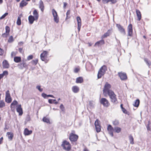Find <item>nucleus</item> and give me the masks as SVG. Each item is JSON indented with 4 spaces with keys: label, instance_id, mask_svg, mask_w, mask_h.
I'll use <instances>...</instances> for the list:
<instances>
[{
    "label": "nucleus",
    "instance_id": "f257e3e1",
    "mask_svg": "<svg viewBox=\"0 0 151 151\" xmlns=\"http://www.w3.org/2000/svg\"><path fill=\"white\" fill-rule=\"evenodd\" d=\"M111 87V85L109 84L108 82L106 83L103 90V94L105 96H107V94L109 93V92L110 91H112L110 90Z\"/></svg>",
    "mask_w": 151,
    "mask_h": 151
},
{
    "label": "nucleus",
    "instance_id": "f03ea898",
    "mask_svg": "<svg viewBox=\"0 0 151 151\" xmlns=\"http://www.w3.org/2000/svg\"><path fill=\"white\" fill-rule=\"evenodd\" d=\"M107 70V67L105 65H104L101 67L98 73V78H101L102 76L104 75Z\"/></svg>",
    "mask_w": 151,
    "mask_h": 151
},
{
    "label": "nucleus",
    "instance_id": "7ed1b4c3",
    "mask_svg": "<svg viewBox=\"0 0 151 151\" xmlns=\"http://www.w3.org/2000/svg\"><path fill=\"white\" fill-rule=\"evenodd\" d=\"M111 99V101L114 103H116L117 101V99L116 96L113 91H110L109 93L108 94Z\"/></svg>",
    "mask_w": 151,
    "mask_h": 151
},
{
    "label": "nucleus",
    "instance_id": "20e7f679",
    "mask_svg": "<svg viewBox=\"0 0 151 151\" xmlns=\"http://www.w3.org/2000/svg\"><path fill=\"white\" fill-rule=\"evenodd\" d=\"M74 131H72V132L70 134L69 139L71 142H76L78 139V135L75 134Z\"/></svg>",
    "mask_w": 151,
    "mask_h": 151
},
{
    "label": "nucleus",
    "instance_id": "39448f33",
    "mask_svg": "<svg viewBox=\"0 0 151 151\" xmlns=\"http://www.w3.org/2000/svg\"><path fill=\"white\" fill-rule=\"evenodd\" d=\"M64 149L66 151H69L71 149V146L69 142L64 141L62 145Z\"/></svg>",
    "mask_w": 151,
    "mask_h": 151
},
{
    "label": "nucleus",
    "instance_id": "423d86ee",
    "mask_svg": "<svg viewBox=\"0 0 151 151\" xmlns=\"http://www.w3.org/2000/svg\"><path fill=\"white\" fill-rule=\"evenodd\" d=\"M100 102L104 106L107 107H108L110 105V103L105 98H101L100 100Z\"/></svg>",
    "mask_w": 151,
    "mask_h": 151
},
{
    "label": "nucleus",
    "instance_id": "0eeeda50",
    "mask_svg": "<svg viewBox=\"0 0 151 151\" xmlns=\"http://www.w3.org/2000/svg\"><path fill=\"white\" fill-rule=\"evenodd\" d=\"M52 14L54 17V19L55 22L58 23L59 21V19L58 17V14L57 12L54 9H52Z\"/></svg>",
    "mask_w": 151,
    "mask_h": 151
},
{
    "label": "nucleus",
    "instance_id": "6e6552de",
    "mask_svg": "<svg viewBox=\"0 0 151 151\" xmlns=\"http://www.w3.org/2000/svg\"><path fill=\"white\" fill-rule=\"evenodd\" d=\"M47 52L46 51H44L43 53H42L40 55V58L43 61H45L47 57Z\"/></svg>",
    "mask_w": 151,
    "mask_h": 151
},
{
    "label": "nucleus",
    "instance_id": "1a4fd4ad",
    "mask_svg": "<svg viewBox=\"0 0 151 151\" xmlns=\"http://www.w3.org/2000/svg\"><path fill=\"white\" fill-rule=\"evenodd\" d=\"M107 129L109 132V133L110 135L112 137H113L114 128H113L111 125H109L108 126Z\"/></svg>",
    "mask_w": 151,
    "mask_h": 151
},
{
    "label": "nucleus",
    "instance_id": "9d476101",
    "mask_svg": "<svg viewBox=\"0 0 151 151\" xmlns=\"http://www.w3.org/2000/svg\"><path fill=\"white\" fill-rule=\"evenodd\" d=\"M128 36H132V25L130 24L128 26L127 28Z\"/></svg>",
    "mask_w": 151,
    "mask_h": 151
},
{
    "label": "nucleus",
    "instance_id": "9b49d317",
    "mask_svg": "<svg viewBox=\"0 0 151 151\" xmlns=\"http://www.w3.org/2000/svg\"><path fill=\"white\" fill-rule=\"evenodd\" d=\"M118 75L121 80H124L127 79V77L126 73L120 72L119 73Z\"/></svg>",
    "mask_w": 151,
    "mask_h": 151
},
{
    "label": "nucleus",
    "instance_id": "f8f14e48",
    "mask_svg": "<svg viewBox=\"0 0 151 151\" xmlns=\"http://www.w3.org/2000/svg\"><path fill=\"white\" fill-rule=\"evenodd\" d=\"M116 26L119 32L123 35H125L126 34L125 32L123 27L119 24H116Z\"/></svg>",
    "mask_w": 151,
    "mask_h": 151
},
{
    "label": "nucleus",
    "instance_id": "ddd939ff",
    "mask_svg": "<svg viewBox=\"0 0 151 151\" xmlns=\"http://www.w3.org/2000/svg\"><path fill=\"white\" fill-rule=\"evenodd\" d=\"M17 111L19 113V115H22L23 114L21 104L19 105L17 108Z\"/></svg>",
    "mask_w": 151,
    "mask_h": 151
},
{
    "label": "nucleus",
    "instance_id": "4468645a",
    "mask_svg": "<svg viewBox=\"0 0 151 151\" xmlns=\"http://www.w3.org/2000/svg\"><path fill=\"white\" fill-rule=\"evenodd\" d=\"M72 89L74 93H78L79 91V88L78 86H75L72 87Z\"/></svg>",
    "mask_w": 151,
    "mask_h": 151
},
{
    "label": "nucleus",
    "instance_id": "2eb2a0df",
    "mask_svg": "<svg viewBox=\"0 0 151 151\" xmlns=\"http://www.w3.org/2000/svg\"><path fill=\"white\" fill-rule=\"evenodd\" d=\"M32 133V130H29L27 128H25L24 131V134L25 135H28L31 134Z\"/></svg>",
    "mask_w": 151,
    "mask_h": 151
},
{
    "label": "nucleus",
    "instance_id": "dca6fc26",
    "mask_svg": "<svg viewBox=\"0 0 151 151\" xmlns=\"http://www.w3.org/2000/svg\"><path fill=\"white\" fill-rule=\"evenodd\" d=\"M2 64L3 68H8L9 67V64L6 60H4Z\"/></svg>",
    "mask_w": 151,
    "mask_h": 151
},
{
    "label": "nucleus",
    "instance_id": "f3484780",
    "mask_svg": "<svg viewBox=\"0 0 151 151\" xmlns=\"http://www.w3.org/2000/svg\"><path fill=\"white\" fill-rule=\"evenodd\" d=\"M18 66L20 69H22L26 67L27 65L25 63L24 61H23L22 63L18 65Z\"/></svg>",
    "mask_w": 151,
    "mask_h": 151
},
{
    "label": "nucleus",
    "instance_id": "a211bd4d",
    "mask_svg": "<svg viewBox=\"0 0 151 151\" xmlns=\"http://www.w3.org/2000/svg\"><path fill=\"white\" fill-rule=\"evenodd\" d=\"M28 20L29 23L31 24H32L34 20H36L34 16L32 15H30L29 17Z\"/></svg>",
    "mask_w": 151,
    "mask_h": 151
},
{
    "label": "nucleus",
    "instance_id": "6ab92c4d",
    "mask_svg": "<svg viewBox=\"0 0 151 151\" xmlns=\"http://www.w3.org/2000/svg\"><path fill=\"white\" fill-rule=\"evenodd\" d=\"M104 44V41L103 40H101L96 42L94 45V46H99Z\"/></svg>",
    "mask_w": 151,
    "mask_h": 151
},
{
    "label": "nucleus",
    "instance_id": "aec40b11",
    "mask_svg": "<svg viewBox=\"0 0 151 151\" xmlns=\"http://www.w3.org/2000/svg\"><path fill=\"white\" fill-rule=\"evenodd\" d=\"M28 4L27 1L25 0H22L19 6L21 8H22L24 6H26Z\"/></svg>",
    "mask_w": 151,
    "mask_h": 151
},
{
    "label": "nucleus",
    "instance_id": "412c9836",
    "mask_svg": "<svg viewBox=\"0 0 151 151\" xmlns=\"http://www.w3.org/2000/svg\"><path fill=\"white\" fill-rule=\"evenodd\" d=\"M136 13L138 17V20L140 21L141 18V14L140 11L138 9L136 10Z\"/></svg>",
    "mask_w": 151,
    "mask_h": 151
},
{
    "label": "nucleus",
    "instance_id": "4be33fe9",
    "mask_svg": "<svg viewBox=\"0 0 151 151\" xmlns=\"http://www.w3.org/2000/svg\"><path fill=\"white\" fill-rule=\"evenodd\" d=\"M111 30L109 29L102 36V38H104L109 36L111 34Z\"/></svg>",
    "mask_w": 151,
    "mask_h": 151
},
{
    "label": "nucleus",
    "instance_id": "5701e85b",
    "mask_svg": "<svg viewBox=\"0 0 151 151\" xmlns=\"http://www.w3.org/2000/svg\"><path fill=\"white\" fill-rule=\"evenodd\" d=\"M39 7L41 11L43 12L44 9V6L43 2L41 0H40L39 2Z\"/></svg>",
    "mask_w": 151,
    "mask_h": 151
},
{
    "label": "nucleus",
    "instance_id": "b1692460",
    "mask_svg": "<svg viewBox=\"0 0 151 151\" xmlns=\"http://www.w3.org/2000/svg\"><path fill=\"white\" fill-rule=\"evenodd\" d=\"M33 14L34 16V17L35 19V20H37L39 17V15L37 12L36 10H35L33 12Z\"/></svg>",
    "mask_w": 151,
    "mask_h": 151
},
{
    "label": "nucleus",
    "instance_id": "393cba45",
    "mask_svg": "<svg viewBox=\"0 0 151 151\" xmlns=\"http://www.w3.org/2000/svg\"><path fill=\"white\" fill-rule=\"evenodd\" d=\"M83 82V79L82 77H79L76 79V83H81Z\"/></svg>",
    "mask_w": 151,
    "mask_h": 151
},
{
    "label": "nucleus",
    "instance_id": "a878e982",
    "mask_svg": "<svg viewBox=\"0 0 151 151\" xmlns=\"http://www.w3.org/2000/svg\"><path fill=\"white\" fill-rule=\"evenodd\" d=\"M121 130V129L118 127H116L114 128V132L119 133Z\"/></svg>",
    "mask_w": 151,
    "mask_h": 151
},
{
    "label": "nucleus",
    "instance_id": "bb28decb",
    "mask_svg": "<svg viewBox=\"0 0 151 151\" xmlns=\"http://www.w3.org/2000/svg\"><path fill=\"white\" fill-rule=\"evenodd\" d=\"M7 135L8 136V137L9 139L10 140H12L13 137V133L8 132L7 133Z\"/></svg>",
    "mask_w": 151,
    "mask_h": 151
},
{
    "label": "nucleus",
    "instance_id": "cd10ccee",
    "mask_svg": "<svg viewBox=\"0 0 151 151\" xmlns=\"http://www.w3.org/2000/svg\"><path fill=\"white\" fill-rule=\"evenodd\" d=\"M18 103L17 101L16 100H14L13 101L11 105V108L12 110L13 109H14V107H13V106L16 105Z\"/></svg>",
    "mask_w": 151,
    "mask_h": 151
},
{
    "label": "nucleus",
    "instance_id": "c85d7f7f",
    "mask_svg": "<svg viewBox=\"0 0 151 151\" xmlns=\"http://www.w3.org/2000/svg\"><path fill=\"white\" fill-rule=\"evenodd\" d=\"M144 60L147 65L150 68V66L151 65V62L146 58H145Z\"/></svg>",
    "mask_w": 151,
    "mask_h": 151
},
{
    "label": "nucleus",
    "instance_id": "c756f323",
    "mask_svg": "<svg viewBox=\"0 0 151 151\" xmlns=\"http://www.w3.org/2000/svg\"><path fill=\"white\" fill-rule=\"evenodd\" d=\"M139 99L136 100L134 102V103L133 104V105L134 106L137 107L139 106Z\"/></svg>",
    "mask_w": 151,
    "mask_h": 151
},
{
    "label": "nucleus",
    "instance_id": "7c9ffc66",
    "mask_svg": "<svg viewBox=\"0 0 151 151\" xmlns=\"http://www.w3.org/2000/svg\"><path fill=\"white\" fill-rule=\"evenodd\" d=\"M21 60V58L19 57H15L14 58V61L16 63H19Z\"/></svg>",
    "mask_w": 151,
    "mask_h": 151
},
{
    "label": "nucleus",
    "instance_id": "2f4dec72",
    "mask_svg": "<svg viewBox=\"0 0 151 151\" xmlns=\"http://www.w3.org/2000/svg\"><path fill=\"white\" fill-rule=\"evenodd\" d=\"M96 130L97 132L98 133L100 132L101 130V126L100 125H97L96 126H95Z\"/></svg>",
    "mask_w": 151,
    "mask_h": 151
},
{
    "label": "nucleus",
    "instance_id": "473e14b6",
    "mask_svg": "<svg viewBox=\"0 0 151 151\" xmlns=\"http://www.w3.org/2000/svg\"><path fill=\"white\" fill-rule=\"evenodd\" d=\"M5 106V104L3 100L0 101V108H2Z\"/></svg>",
    "mask_w": 151,
    "mask_h": 151
},
{
    "label": "nucleus",
    "instance_id": "72a5a7b5",
    "mask_svg": "<svg viewBox=\"0 0 151 151\" xmlns=\"http://www.w3.org/2000/svg\"><path fill=\"white\" fill-rule=\"evenodd\" d=\"M129 139L130 141V144H134V139L133 137L131 135L129 136Z\"/></svg>",
    "mask_w": 151,
    "mask_h": 151
},
{
    "label": "nucleus",
    "instance_id": "f704fd0d",
    "mask_svg": "<svg viewBox=\"0 0 151 151\" xmlns=\"http://www.w3.org/2000/svg\"><path fill=\"white\" fill-rule=\"evenodd\" d=\"M42 120L44 122H46L47 123H50L49 119L45 117L43 118Z\"/></svg>",
    "mask_w": 151,
    "mask_h": 151
},
{
    "label": "nucleus",
    "instance_id": "c9c22d12",
    "mask_svg": "<svg viewBox=\"0 0 151 151\" xmlns=\"http://www.w3.org/2000/svg\"><path fill=\"white\" fill-rule=\"evenodd\" d=\"M5 100L6 102L7 103H10L12 101L11 97L5 98Z\"/></svg>",
    "mask_w": 151,
    "mask_h": 151
},
{
    "label": "nucleus",
    "instance_id": "e433bc0d",
    "mask_svg": "<svg viewBox=\"0 0 151 151\" xmlns=\"http://www.w3.org/2000/svg\"><path fill=\"white\" fill-rule=\"evenodd\" d=\"M77 20L78 22V25H81V20L79 17H77Z\"/></svg>",
    "mask_w": 151,
    "mask_h": 151
},
{
    "label": "nucleus",
    "instance_id": "4c0bfd02",
    "mask_svg": "<svg viewBox=\"0 0 151 151\" xmlns=\"http://www.w3.org/2000/svg\"><path fill=\"white\" fill-rule=\"evenodd\" d=\"M38 62V59H36L35 60H33L32 61V63L33 65H36Z\"/></svg>",
    "mask_w": 151,
    "mask_h": 151
},
{
    "label": "nucleus",
    "instance_id": "58836bf2",
    "mask_svg": "<svg viewBox=\"0 0 151 151\" xmlns=\"http://www.w3.org/2000/svg\"><path fill=\"white\" fill-rule=\"evenodd\" d=\"M17 24L18 25H20L21 24V18L19 17H18L17 22Z\"/></svg>",
    "mask_w": 151,
    "mask_h": 151
},
{
    "label": "nucleus",
    "instance_id": "ea45409f",
    "mask_svg": "<svg viewBox=\"0 0 151 151\" xmlns=\"http://www.w3.org/2000/svg\"><path fill=\"white\" fill-rule=\"evenodd\" d=\"M6 32L8 33V34H9V32H10V27L8 26H6L5 27Z\"/></svg>",
    "mask_w": 151,
    "mask_h": 151
},
{
    "label": "nucleus",
    "instance_id": "a19ab883",
    "mask_svg": "<svg viewBox=\"0 0 151 151\" xmlns=\"http://www.w3.org/2000/svg\"><path fill=\"white\" fill-rule=\"evenodd\" d=\"M14 40L13 39V37L12 36H10L8 40V42L9 43H11L14 41Z\"/></svg>",
    "mask_w": 151,
    "mask_h": 151
},
{
    "label": "nucleus",
    "instance_id": "79ce46f5",
    "mask_svg": "<svg viewBox=\"0 0 151 151\" xmlns=\"http://www.w3.org/2000/svg\"><path fill=\"white\" fill-rule=\"evenodd\" d=\"M113 124L115 126H116L118 125L119 124V122L118 120H115L114 121H113L112 122Z\"/></svg>",
    "mask_w": 151,
    "mask_h": 151
},
{
    "label": "nucleus",
    "instance_id": "37998d69",
    "mask_svg": "<svg viewBox=\"0 0 151 151\" xmlns=\"http://www.w3.org/2000/svg\"><path fill=\"white\" fill-rule=\"evenodd\" d=\"M11 97L9 91V90L7 91L6 92L5 98Z\"/></svg>",
    "mask_w": 151,
    "mask_h": 151
},
{
    "label": "nucleus",
    "instance_id": "c03bdc74",
    "mask_svg": "<svg viewBox=\"0 0 151 151\" xmlns=\"http://www.w3.org/2000/svg\"><path fill=\"white\" fill-rule=\"evenodd\" d=\"M97 125H100V121L98 119H97L95 122V125L97 126Z\"/></svg>",
    "mask_w": 151,
    "mask_h": 151
},
{
    "label": "nucleus",
    "instance_id": "a18cd8bd",
    "mask_svg": "<svg viewBox=\"0 0 151 151\" xmlns=\"http://www.w3.org/2000/svg\"><path fill=\"white\" fill-rule=\"evenodd\" d=\"M70 11L69 10H68L67 11L66 13V19H67L70 18V17H69V16L70 15Z\"/></svg>",
    "mask_w": 151,
    "mask_h": 151
},
{
    "label": "nucleus",
    "instance_id": "49530a36",
    "mask_svg": "<svg viewBox=\"0 0 151 151\" xmlns=\"http://www.w3.org/2000/svg\"><path fill=\"white\" fill-rule=\"evenodd\" d=\"M9 35V34H8L7 33H3L2 35V36L3 37H8V36Z\"/></svg>",
    "mask_w": 151,
    "mask_h": 151
},
{
    "label": "nucleus",
    "instance_id": "de8ad7c7",
    "mask_svg": "<svg viewBox=\"0 0 151 151\" xmlns=\"http://www.w3.org/2000/svg\"><path fill=\"white\" fill-rule=\"evenodd\" d=\"M8 14V13H6L4 14L0 18V19H1L5 18Z\"/></svg>",
    "mask_w": 151,
    "mask_h": 151
},
{
    "label": "nucleus",
    "instance_id": "09e8293b",
    "mask_svg": "<svg viewBox=\"0 0 151 151\" xmlns=\"http://www.w3.org/2000/svg\"><path fill=\"white\" fill-rule=\"evenodd\" d=\"M36 88L40 92H42L43 91V89L41 88V87L40 86H36Z\"/></svg>",
    "mask_w": 151,
    "mask_h": 151
},
{
    "label": "nucleus",
    "instance_id": "8fccbe9b",
    "mask_svg": "<svg viewBox=\"0 0 151 151\" xmlns=\"http://www.w3.org/2000/svg\"><path fill=\"white\" fill-rule=\"evenodd\" d=\"M2 74L3 75V76H7L8 74V73L7 71H3V73Z\"/></svg>",
    "mask_w": 151,
    "mask_h": 151
},
{
    "label": "nucleus",
    "instance_id": "3c124183",
    "mask_svg": "<svg viewBox=\"0 0 151 151\" xmlns=\"http://www.w3.org/2000/svg\"><path fill=\"white\" fill-rule=\"evenodd\" d=\"M42 96L43 97L44 99H46L47 98V95L46 94L44 93H42Z\"/></svg>",
    "mask_w": 151,
    "mask_h": 151
},
{
    "label": "nucleus",
    "instance_id": "603ef678",
    "mask_svg": "<svg viewBox=\"0 0 151 151\" xmlns=\"http://www.w3.org/2000/svg\"><path fill=\"white\" fill-rule=\"evenodd\" d=\"M56 100L55 99H54L52 100V99H49L48 100V102L50 104H52L53 103V101H55Z\"/></svg>",
    "mask_w": 151,
    "mask_h": 151
},
{
    "label": "nucleus",
    "instance_id": "864d4df0",
    "mask_svg": "<svg viewBox=\"0 0 151 151\" xmlns=\"http://www.w3.org/2000/svg\"><path fill=\"white\" fill-rule=\"evenodd\" d=\"M60 107L62 111H63L64 110V107L62 104L60 105Z\"/></svg>",
    "mask_w": 151,
    "mask_h": 151
},
{
    "label": "nucleus",
    "instance_id": "5fc2aeb1",
    "mask_svg": "<svg viewBox=\"0 0 151 151\" xmlns=\"http://www.w3.org/2000/svg\"><path fill=\"white\" fill-rule=\"evenodd\" d=\"M102 1L104 4H105L110 2V0H102Z\"/></svg>",
    "mask_w": 151,
    "mask_h": 151
},
{
    "label": "nucleus",
    "instance_id": "6e6d98bb",
    "mask_svg": "<svg viewBox=\"0 0 151 151\" xmlns=\"http://www.w3.org/2000/svg\"><path fill=\"white\" fill-rule=\"evenodd\" d=\"M4 53V51L3 49L0 48V55H2Z\"/></svg>",
    "mask_w": 151,
    "mask_h": 151
},
{
    "label": "nucleus",
    "instance_id": "4d7b16f0",
    "mask_svg": "<svg viewBox=\"0 0 151 151\" xmlns=\"http://www.w3.org/2000/svg\"><path fill=\"white\" fill-rule=\"evenodd\" d=\"M33 58V56L32 55H30L28 56L27 58V59L28 60H30L32 59Z\"/></svg>",
    "mask_w": 151,
    "mask_h": 151
},
{
    "label": "nucleus",
    "instance_id": "13d9d810",
    "mask_svg": "<svg viewBox=\"0 0 151 151\" xmlns=\"http://www.w3.org/2000/svg\"><path fill=\"white\" fill-rule=\"evenodd\" d=\"M122 111L124 113V114H127L128 113V112L127 111V110L125 109H124V108H123L122 109Z\"/></svg>",
    "mask_w": 151,
    "mask_h": 151
},
{
    "label": "nucleus",
    "instance_id": "bf43d9fd",
    "mask_svg": "<svg viewBox=\"0 0 151 151\" xmlns=\"http://www.w3.org/2000/svg\"><path fill=\"white\" fill-rule=\"evenodd\" d=\"M110 2H111L112 4H114L117 2V0H110Z\"/></svg>",
    "mask_w": 151,
    "mask_h": 151
},
{
    "label": "nucleus",
    "instance_id": "052dcab7",
    "mask_svg": "<svg viewBox=\"0 0 151 151\" xmlns=\"http://www.w3.org/2000/svg\"><path fill=\"white\" fill-rule=\"evenodd\" d=\"M79 71V69L78 68H76L74 70V72L76 73H77Z\"/></svg>",
    "mask_w": 151,
    "mask_h": 151
},
{
    "label": "nucleus",
    "instance_id": "680f3d73",
    "mask_svg": "<svg viewBox=\"0 0 151 151\" xmlns=\"http://www.w3.org/2000/svg\"><path fill=\"white\" fill-rule=\"evenodd\" d=\"M89 104L91 106V107H93V102L91 101H90Z\"/></svg>",
    "mask_w": 151,
    "mask_h": 151
},
{
    "label": "nucleus",
    "instance_id": "e2e57ef3",
    "mask_svg": "<svg viewBox=\"0 0 151 151\" xmlns=\"http://www.w3.org/2000/svg\"><path fill=\"white\" fill-rule=\"evenodd\" d=\"M15 54L14 52H12L11 53V56L12 57H13L15 55Z\"/></svg>",
    "mask_w": 151,
    "mask_h": 151
},
{
    "label": "nucleus",
    "instance_id": "0e129e2a",
    "mask_svg": "<svg viewBox=\"0 0 151 151\" xmlns=\"http://www.w3.org/2000/svg\"><path fill=\"white\" fill-rule=\"evenodd\" d=\"M81 26V25H78V31H79L80 30Z\"/></svg>",
    "mask_w": 151,
    "mask_h": 151
},
{
    "label": "nucleus",
    "instance_id": "69168bd1",
    "mask_svg": "<svg viewBox=\"0 0 151 151\" xmlns=\"http://www.w3.org/2000/svg\"><path fill=\"white\" fill-rule=\"evenodd\" d=\"M47 97H50L52 98H54V97L53 95H48L47 96Z\"/></svg>",
    "mask_w": 151,
    "mask_h": 151
},
{
    "label": "nucleus",
    "instance_id": "338daca9",
    "mask_svg": "<svg viewBox=\"0 0 151 151\" xmlns=\"http://www.w3.org/2000/svg\"><path fill=\"white\" fill-rule=\"evenodd\" d=\"M23 44V42H20L19 43L18 45H22Z\"/></svg>",
    "mask_w": 151,
    "mask_h": 151
},
{
    "label": "nucleus",
    "instance_id": "774afa93",
    "mask_svg": "<svg viewBox=\"0 0 151 151\" xmlns=\"http://www.w3.org/2000/svg\"><path fill=\"white\" fill-rule=\"evenodd\" d=\"M67 5V4L66 3L64 2V3L63 7L65 8Z\"/></svg>",
    "mask_w": 151,
    "mask_h": 151
}]
</instances>
